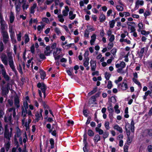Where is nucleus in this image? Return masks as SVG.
<instances>
[{
	"mask_svg": "<svg viewBox=\"0 0 152 152\" xmlns=\"http://www.w3.org/2000/svg\"><path fill=\"white\" fill-rule=\"evenodd\" d=\"M1 26V33L2 35L4 43L6 44L7 43L9 39V36L7 32L5 31V25L4 23L0 24Z\"/></svg>",
	"mask_w": 152,
	"mask_h": 152,
	"instance_id": "nucleus-1",
	"label": "nucleus"
},
{
	"mask_svg": "<svg viewBox=\"0 0 152 152\" xmlns=\"http://www.w3.org/2000/svg\"><path fill=\"white\" fill-rule=\"evenodd\" d=\"M7 55L9 59V65L11 68L12 69L15 68L12 56L11 54L9 53H8Z\"/></svg>",
	"mask_w": 152,
	"mask_h": 152,
	"instance_id": "nucleus-2",
	"label": "nucleus"
},
{
	"mask_svg": "<svg viewBox=\"0 0 152 152\" xmlns=\"http://www.w3.org/2000/svg\"><path fill=\"white\" fill-rule=\"evenodd\" d=\"M1 60L3 63L5 65H7V57L5 53H2L0 56Z\"/></svg>",
	"mask_w": 152,
	"mask_h": 152,
	"instance_id": "nucleus-3",
	"label": "nucleus"
},
{
	"mask_svg": "<svg viewBox=\"0 0 152 152\" xmlns=\"http://www.w3.org/2000/svg\"><path fill=\"white\" fill-rule=\"evenodd\" d=\"M20 4L23 3L22 8L23 10H26L28 8L29 5L28 4H26V0H22L21 1L20 0H18Z\"/></svg>",
	"mask_w": 152,
	"mask_h": 152,
	"instance_id": "nucleus-4",
	"label": "nucleus"
},
{
	"mask_svg": "<svg viewBox=\"0 0 152 152\" xmlns=\"http://www.w3.org/2000/svg\"><path fill=\"white\" fill-rule=\"evenodd\" d=\"M53 51V50H50V47L48 46L45 48V50L44 53L45 55L47 56H49L51 52Z\"/></svg>",
	"mask_w": 152,
	"mask_h": 152,
	"instance_id": "nucleus-5",
	"label": "nucleus"
},
{
	"mask_svg": "<svg viewBox=\"0 0 152 152\" xmlns=\"http://www.w3.org/2000/svg\"><path fill=\"white\" fill-rule=\"evenodd\" d=\"M91 66V70L94 71L96 67V61L91 60L90 62Z\"/></svg>",
	"mask_w": 152,
	"mask_h": 152,
	"instance_id": "nucleus-6",
	"label": "nucleus"
},
{
	"mask_svg": "<svg viewBox=\"0 0 152 152\" xmlns=\"http://www.w3.org/2000/svg\"><path fill=\"white\" fill-rule=\"evenodd\" d=\"M14 104L16 107L18 108L20 107V101L18 96H15L14 99Z\"/></svg>",
	"mask_w": 152,
	"mask_h": 152,
	"instance_id": "nucleus-7",
	"label": "nucleus"
},
{
	"mask_svg": "<svg viewBox=\"0 0 152 152\" xmlns=\"http://www.w3.org/2000/svg\"><path fill=\"white\" fill-rule=\"evenodd\" d=\"M39 73L40 75V77L42 79L44 80L46 76L45 72L42 69H39Z\"/></svg>",
	"mask_w": 152,
	"mask_h": 152,
	"instance_id": "nucleus-8",
	"label": "nucleus"
},
{
	"mask_svg": "<svg viewBox=\"0 0 152 152\" xmlns=\"http://www.w3.org/2000/svg\"><path fill=\"white\" fill-rule=\"evenodd\" d=\"M9 90L8 89H5L4 87H2L1 89V94L2 96L4 97H6L7 96V94L9 92Z\"/></svg>",
	"mask_w": 152,
	"mask_h": 152,
	"instance_id": "nucleus-9",
	"label": "nucleus"
},
{
	"mask_svg": "<svg viewBox=\"0 0 152 152\" xmlns=\"http://www.w3.org/2000/svg\"><path fill=\"white\" fill-rule=\"evenodd\" d=\"M144 4V2L142 0L141 1L137 0L135 2V8L138 9L139 5L142 6Z\"/></svg>",
	"mask_w": 152,
	"mask_h": 152,
	"instance_id": "nucleus-10",
	"label": "nucleus"
},
{
	"mask_svg": "<svg viewBox=\"0 0 152 152\" xmlns=\"http://www.w3.org/2000/svg\"><path fill=\"white\" fill-rule=\"evenodd\" d=\"M65 10L62 11L63 15L64 16H66L68 15V12L69 11V9L67 6L65 7Z\"/></svg>",
	"mask_w": 152,
	"mask_h": 152,
	"instance_id": "nucleus-11",
	"label": "nucleus"
},
{
	"mask_svg": "<svg viewBox=\"0 0 152 152\" xmlns=\"http://www.w3.org/2000/svg\"><path fill=\"white\" fill-rule=\"evenodd\" d=\"M145 132L147 136L152 138V129H148L145 130Z\"/></svg>",
	"mask_w": 152,
	"mask_h": 152,
	"instance_id": "nucleus-12",
	"label": "nucleus"
},
{
	"mask_svg": "<svg viewBox=\"0 0 152 152\" xmlns=\"http://www.w3.org/2000/svg\"><path fill=\"white\" fill-rule=\"evenodd\" d=\"M127 125H128L129 126L128 127V128H130V125L129 123H126V125H125V129L126 132V134L127 137H129V136L130 134V130H128L126 126Z\"/></svg>",
	"mask_w": 152,
	"mask_h": 152,
	"instance_id": "nucleus-13",
	"label": "nucleus"
},
{
	"mask_svg": "<svg viewBox=\"0 0 152 152\" xmlns=\"http://www.w3.org/2000/svg\"><path fill=\"white\" fill-rule=\"evenodd\" d=\"M93 140L95 143L96 144L98 141L101 140L99 134H96L94 137Z\"/></svg>",
	"mask_w": 152,
	"mask_h": 152,
	"instance_id": "nucleus-14",
	"label": "nucleus"
},
{
	"mask_svg": "<svg viewBox=\"0 0 152 152\" xmlns=\"http://www.w3.org/2000/svg\"><path fill=\"white\" fill-rule=\"evenodd\" d=\"M96 98L94 95L92 96L90 99L88 101V104L90 105L94 103L96 101Z\"/></svg>",
	"mask_w": 152,
	"mask_h": 152,
	"instance_id": "nucleus-15",
	"label": "nucleus"
},
{
	"mask_svg": "<svg viewBox=\"0 0 152 152\" xmlns=\"http://www.w3.org/2000/svg\"><path fill=\"white\" fill-rule=\"evenodd\" d=\"M44 86L46 87V88H47V86L43 82H39L37 85V87L40 88L41 90H42V89L43 88Z\"/></svg>",
	"mask_w": 152,
	"mask_h": 152,
	"instance_id": "nucleus-16",
	"label": "nucleus"
},
{
	"mask_svg": "<svg viewBox=\"0 0 152 152\" xmlns=\"http://www.w3.org/2000/svg\"><path fill=\"white\" fill-rule=\"evenodd\" d=\"M121 85V88L123 90H126L128 88V85L127 83L123 82L122 84H120Z\"/></svg>",
	"mask_w": 152,
	"mask_h": 152,
	"instance_id": "nucleus-17",
	"label": "nucleus"
},
{
	"mask_svg": "<svg viewBox=\"0 0 152 152\" xmlns=\"http://www.w3.org/2000/svg\"><path fill=\"white\" fill-rule=\"evenodd\" d=\"M91 39L90 40V42L91 45H94V43L96 39V35L95 34H93L91 37Z\"/></svg>",
	"mask_w": 152,
	"mask_h": 152,
	"instance_id": "nucleus-18",
	"label": "nucleus"
},
{
	"mask_svg": "<svg viewBox=\"0 0 152 152\" xmlns=\"http://www.w3.org/2000/svg\"><path fill=\"white\" fill-rule=\"evenodd\" d=\"M113 128L114 129L116 130L121 133H122L123 132V129L122 128L119 126V125L117 124L115 125L114 126Z\"/></svg>",
	"mask_w": 152,
	"mask_h": 152,
	"instance_id": "nucleus-19",
	"label": "nucleus"
},
{
	"mask_svg": "<svg viewBox=\"0 0 152 152\" xmlns=\"http://www.w3.org/2000/svg\"><path fill=\"white\" fill-rule=\"evenodd\" d=\"M15 18V17L13 13L12 12H11L10 16V23H13Z\"/></svg>",
	"mask_w": 152,
	"mask_h": 152,
	"instance_id": "nucleus-20",
	"label": "nucleus"
},
{
	"mask_svg": "<svg viewBox=\"0 0 152 152\" xmlns=\"http://www.w3.org/2000/svg\"><path fill=\"white\" fill-rule=\"evenodd\" d=\"M12 134L10 133H4V138H6L9 141H10V138L12 137Z\"/></svg>",
	"mask_w": 152,
	"mask_h": 152,
	"instance_id": "nucleus-21",
	"label": "nucleus"
},
{
	"mask_svg": "<svg viewBox=\"0 0 152 152\" xmlns=\"http://www.w3.org/2000/svg\"><path fill=\"white\" fill-rule=\"evenodd\" d=\"M99 21L100 22H103L106 19V17L105 15L103 14H101L99 18Z\"/></svg>",
	"mask_w": 152,
	"mask_h": 152,
	"instance_id": "nucleus-22",
	"label": "nucleus"
},
{
	"mask_svg": "<svg viewBox=\"0 0 152 152\" xmlns=\"http://www.w3.org/2000/svg\"><path fill=\"white\" fill-rule=\"evenodd\" d=\"M37 7L36 4H33V6L31 7L30 9V13L31 14H34L35 12L34 9Z\"/></svg>",
	"mask_w": 152,
	"mask_h": 152,
	"instance_id": "nucleus-23",
	"label": "nucleus"
},
{
	"mask_svg": "<svg viewBox=\"0 0 152 152\" xmlns=\"http://www.w3.org/2000/svg\"><path fill=\"white\" fill-rule=\"evenodd\" d=\"M20 4H20L19 2L18 4H16V3H15V6L16 11L17 13L19 12L20 10Z\"/></svg>",
	"mask_w": 152,
	"mask_h": 152,
	"instance_id": "nucleus-24",
	"label": "nucleus"
},
{
	"mask_svg": "<svg viewBox=\"0 0 152 152\" xmlns=\"http://www.w3.org/2000/svg\"><path fill=\"white\" fill-rule=\"evenodd\" d=\"M104 77L106 80H109L111 74L109 72H106L104 74Z\"/></svg>",
	"mask_w": 152,
	"mask_h": 152,
	"instance_id": "nucleus-25",
	"label": "nucleus"
},
{
	"mask_svg": "<svg viewBox=\"0 0 152 152\" xmlns=\"http://www.w3.org/2000/svg\"><path fill=\"white\" fill-rule=\"evenodd\" d=\"M87 134L88 136L91 137L93 136L94 134V132L90 129L88 130Z\"/></svg>",
	"mask_w": 152,
	"mask_h": 152,
	"instance_id": "nucleus-26",
	"label": "nucleus"
},
{
	"mask_svg": "<svg viewBox=\"0 0 152 152\" xmlns=\"http://www.w3.org/2000/svg\"><path fill=\"white\" fill-rule=\"evenodd\" d=\"M138 26L139 29L137 30L138 32H140L141 30H143L144 29V27H143V25L142 23L141 22L138 24Z\"/></svg>",
	"mask_w": 152,
	"mask_h": 152,
	"instance_id": "nucleus-27",
	"label": "nucleus"
},
{
	"mask_svg": "<svg viewBox=\"0 0 152 152\" xmlns=\"http://www.w3.org/2000/svg\"><path fill=\"white\" fill-rule=\"evenodd\" d=\"M10 146V142L8 141L6 143L4 144V146L7 152L8 151Z\"/></svg>",
	"mask_w": 152,
	"mask_h": 152,
	"instance_id": "nucleus-28",
	"label": "nucleus"
},
{
	"mask_svg": "<svg viewBox=\"0 0 152 152\" xmlns=\"http://www.w3.org/2000/svg\"><path fill=\"white\" fill-rule=\"evenodd\" d=\"M115 22L114 20H112L110 21L109 22V25H110V27L111 28H113L115 26Z\"/></svg>",
	"mask_w": 152,
	"mask_h": 152,
	"instance_id": "nucleus-29",
	"label": "nucleus"
},
{
	"mask_svg": "<svg viewBox=\"0 0 152 152\" xmlns=\"http://www.w3.org/2000/svg\"><path fill=\"white\" fill-rule=\"evenodd\" d=\"M132 80L134 82L138 85L139 87H141V85L139 81H138L137 79L133 78Z\"/></svg>",
	"mask_w": 152,
	"mask_h": 152,
	"instance_id": "nucleus-30",
	"label": "nucleus"
},
{
	"mask_svg": "<svg viewBox=\"0 0 152 152\" xmlns=\"http://www.w3.org/2000/svg\"><path fill=\"white\" fill-rule=\"evenodd\" d=\"M24 37H25L24 42L25 44H26L29 42L30 39L28 35L27 34H25Z\"/></svg>",
	"mask_w": 152,
	"mask_h": 152,
	"instance_id": "nucleus-31",
	"label": "nucleus"
},
{
	"mask_svg": "<svg viewBox=\"0 0 152 152\" xmlns=\"http://www.w3.org/2000/svg\"><path fill=\"white\" fill-rule=\"evenodd\" d=\"M10 36L12 43L14 44L16 43H17V41L14 37V36L12 34H10Z\"/></svg>",
	"mask_w": 152,
	"mask_h": 152,
	"instance_id": "nucleus-32",
	"label": "nucleus"
},
{
	"mask_svg": "<svg viewBox=\"0 0 152 152\" xmlns=\"http://www.w3.org/2000/svg\"><path fill=\"white\" fill-rule=\"evenodd\" d=\"M50 143L51 144L50 148L51 149H53L54 147V141L53 139L51 138L50 140Z\"/></svg>",
	"mask_w": 152,
	"mask_h": 152,
	"instance_id": "nucleus-33",
	"label": "nucleus"
},
{
	"mask_svg": "<svg viewBox=\"0 0 152 152\" xmlns=\"http://www.w3.org/2000/svg\"><path fill=\"white\" fill-rule=\"evenodd\" d=\"M147 64L148 65V68L152 69V60L147 61Z\"/></svg>",
	"mask_w": 152,
	"mask_h": 152,
	"instance_id": "nucleus-34",
	"label": "nucleus"
},
{
	"mask_svg": "<svg viewBox=\"0 0 152 152\" xmlns=\"http://www.w3.org/2000/svg\"><path fill=\"white\" fill-rule=\"evenodd\" d=\"M109 132L107 131L105 132L103 134V137L104 140L106 138L108 137L109 135Z\"/></svg>",
	"mask_w": 152,
	"mask_h": 152,
	"instance_id": "nucleus-35",
	"label": "nucleus"
},
{
	"mask_svg": "<svg viewBox=\"0 0 152 152\" xmlns=\"http://www.w3.org/2000/svg\"><path fill=\"white\" fill-rule=\"evenodd\" d=\"M21 132L20 131V129L18 128V129L17 130L16 132V135L17 137H21L20 136L21 135Z\"/></svg>",
	"mask_w": 152,
	"mask_h": 152,
	"instance_id": "nucleus-36",
	"label": "nucleus"
},
{
	"mask_svg": "<svg viewBox=\"0 0 152 152\" xmlns=\"http://www.w3.org/2000/svg\"><path fill=\"white\" fill-rule=\"evenodd\" d=\"M83 142L84 144V145L86 146H88V143L87 142V136H83Z\"/></svg>",
	"mask_w": 152,
	"mask_h": 152,
	"instance_id": "nucleus-37",
	"label": "nucleus"
},
{
	"mask_svg": "<svg viewBox=\"0 0 152 152\" xmlns=\"http://www.w3.org/2000/svg\"><path fill=\"white\" fill-rule=\"evenodd\" d=\"M113 46V44L112 42H110L108 45L107 46V48L108 49V50H110Z\"/></svg>",
	"mask_w": 152,
	"mask_h": 152,
	"instance_id": "nucleus-38",
	"label": "nucleus"
},
{
	"mask_svg": "<svg viewBox=\"0 0 152 152\" xmlns=\"http://www.w3.org/2000/svg\"><path fill=\"white\" fill-rule=\"evenodd\" d=\"M17 39L18 41L20 42L21 40V34L20 31L18 34H16Z\"/></svg>",
	"mask_w": 152,
	"mask_h": 152,
	"instance_id": "nucleus-39",
	"label": "nucleus"
},
{
	"mask_svg": "<svg viewBox=\"0 0 152 152\" xmlns=\"http://www.w3.org/2000/svg\"><path fill=\"white\" fill-rule=\"evenodd\" d=\"M113 86L112 81L110 80H109L107 85V87L108 89H110Z\"/></svg>",
	"mask_w": 152,
	"mask_h": 152,
	"instance_id": "nucleus-40",
	"label": "nucleus"
},
{
	"mask_svg": "<svg viewBox=\"0 0 152 152\" xmlns=\"http://www.w3.org/2000/svg\"><path fill=\"white\" fill-rule=\"evenodd\" d=\"M17 69L18 70V72L20 73L21 75H22L23 73V71L22 70V68L20 64H19V67H17Z\"/></svg>",
	"mask_w": 152,
	"mask_h": 152,
	"instance_id": "nucleus-41",
	"label": "nucleus"
},
{
	"mask_svg": "<svg viewBox=\"0 0 152 152\" xmlns=\"http://www.w3.org/2000/svg\"><path fill=\"white\" fill-rule=\"evenodd\" d=\"M110 123L108 121H106L105 122L104 126L107 130H109L110 129Z\"/></svg>",
	"mask_w": 152,
	"mask_h": 152,
	"instance_id": "nucleus-42",
	"label": "nucleus"
},
{
	"mask_svg": "<svg viewBox=\"0 0 152 152\" xmlns=\"http://www.w3.org/2000/svg\"><path fill=\"white\" fill-rule=\"evenodd\" d=\"M30 50L33 54L35 53V47L34 44H33L30 48Z\"/></svg>",
	"mask_w": 152,
	"mask_h": 152,
	"instance_id": "nucleus-43",
	"label": "nucleus"
},
{
	"mask_svg": "<svg viewBox=\"0 0 152 152\" xmlns=\"http://www.w3.org/2000/svg\"><path fill=\"white\" fill-rule=\"evenodd\" d=\"M116 8L118 11H122L124 10V8L121 6L117 5L116 6Z\"/></svg>",
	"mask_w": 152,
	"mask_h": 152,
	"instance_id": "nucleus-44",
	"label": "nucleus"
},
{
	"mask_svg": "<svg viewBox=\"0 0 152 152\" xmlns=\"http://www.w3.org/2000/svg\"><path fill=\"white\" fill-rule=\"evenodd\" d=\"M88 110L86 109H83V115L86 117H88V113L87 112Z\"/></svg>",
	"mask_w": 152,
	"mask_h": 152,
	"instance_id": "nucleus-45",
	"label": "nucleus"
},
{
	"mask_svg": "<svg viewBox=\"0 0 152 152\" xmlns=\"http://www.w3.org/2000/svg\"><path fill=\"white\" fill-rule=\"evenodd\" d=\"M117 49L115 48H113L110 51L111 53L113 54V55L115 56L116 53Z\"/></svg>",
	"mask_w": 152,
	"mask_h": 152,
	"instance_id": "nucleus-46",
	"label": "nucleus"
},
{
	"mask_svg": "<svg viewBox=\"0 0 152 152\" xmlns=\"http://www.w3.org/2000/svg\"><path fill=\"white\" fill-rule=\"evenodd\" d=\"M14 143L15 145H17V148H18L19 147V145L18 142V141L17 138L15 137V135Z\"/></svg>",
	"mask_w": 152,
	"mask_h": 152,
	"instance_id": "nucleus-47",
	"label": "nucleus"
},
{
	"mask_svg": "<svg viewBox=\"0 0 152 152\" xmlns=\"http://www.w3.org/2000/svg\"><path fill=\"white\" fill-rule=\"evenodd\" d=\"M2 77L4 78L5 80L7 81H9L10 80V77L7 74L3 76Z\"/></svg>",
	"mask_w": 152,
	"mask_h": 152,
	"instance_id": "nucleus-48",
	"label": "nucleus"
},
{
	"mask_svg": "<svg viewBox=\"0 0 152 152\" xmlns=\"http://www.w3.org/2000/svg\"><path fill=\"white\" fill-rule=\"evenodd\" d=\"M42 21L43 22H45L47 23H50V21L49 19L46 17L43 18H42Z\"/></svg>",
	"mask_w": 152,
	"mask_h": 152,
	"instance_id": "nucleus-49",
	"label": "nucleus"
},
{
	"mask_svg": "<svg viewBox=\"0 0 152 152\" xmlns=\"http://www.w3.org/2000/svg\"><path fill=\"white\" fill-rule=\"evenodd\" d=\"M108 110L110 113H113L114 111V110L113 107H112L111 104L108 107Z\"/></svg>",
	"mask_w": 152,
	"mask_h": 152,
	"instance_id": "nucleus-50",
	"label": "nucleus"
},
{
	"mask_svg": "<svg viewBox=\"0 0 152 152\" xmlns=\"http://www.w3.org/2000/svg\"><path fill=\"white\" fill-rule=\"evenodd\" d=\"M36 116V119L35 120L37 122H38L39 120H40V116L39 115V113H37V114L35 115Z\"/></svg>",
	"mask_w": 152,
	"mask_h": 152,
	"instance_id": "nucleus-51",
	"label": "nucleus"
},
{
	"mask_svg": "<svg viewBox=\"0 0 152 152\" xmlns=\"http://www.w3.org/2000/svg\"><path fill=\"white\" fill-rule=\"evenodd\" d=\"M23 106L25 108V109H28V104L27 101H26L23 102Z\"/></svg>",
	"mask_w": 152,
	"mask_h": 152,
	"instance_id": "nucleus-52",
	"label": "nucleus"
},
{
	"mask_svg": "<svg viewBox=\"0 0 152 152\" xmlns=\"http://www.w3.org/2000/svg\"><path fill=\"white\" fill-rule=\"evenodd\" d=\"M89 32L87 29H86L85 31L84 36V37H89Z\"/></svg>",
	"mask_w": 152,
	"mask_h": 152,
	"instance_id": "nucleus-53",
	"label": "nucleus"
},
{
	"mask_svg": "<svg viewBox=\"0 0 152 152\" xmlns=\"http://www.w3.org/2000/svg\"><path fill=\"white\" fill-rule=\"evenodd\" d=\"M27 109H25V110L24 109V108L23 107H22L21 108V114L23 115V113H25L26 114H27L28 111L27 110Z\"/></svg>",
	"mask_w": 152,
	"mask_h": 152,
	"instance_id": "nucleus-54",
	"label": "nucleus"
},
{
	"mask_svg": "<svg viewBox=\"0 0 152 152\" xmlns=\"http://www.w3.org/2000/svg\"><path fill=\"white\" fill-rule=\"evenodd\" d=\"M110 36V38L109 39V40L110 42H112L115 39V36L113 34H112Z\"/></svg>",
	"mask_w": 152,
	"mask_h": 152,
	"instance_id": "nucleus-55",
	"label": "nucleus"
},
{
	"mask_svg": "<svg viewBox=\"0 0 152 152\" xmlns=\"http://www.w3.org/2000/svg\"><path fill=\"white\" fill-rule=\"evenodd\" d=\"M151 13L149 11L146 10V12L144 13V15L145 17H146L150 15Z\"/></svg>",
	"mask_w": 152,
	"mask_h": 152,
	"instance_id": "nucleus-56",
	"label": "nucleus"
},
{
	"mask_svg": "<svg viewBox=\"0 0 152 152\" xmlns=\"http://www.w3.org/2000/svg\"><path fill=\"white\" fill-rule=\"evenodd\" d=\"M135 26H134V25H133L130 28V30L131 31L130 32V33H133V32H134L135 31L136 29L135 28Z\"/></svg>",
	"mask_w": 152,
	"mask_h": 152,
	"instance_id": "nucleus-57",
	"label": "nucleus"
},
{
	"mask_svg": "<svg viewBox=\"0 0 152 152\" xmlns=\"http://www.w3.org/2000/svg\"><path fill=\"white\" fill-rule=\"evenodd\" d=\"M147 150L148 152H152V145H148L147 147Z\"/></svg>",
	"mask_w": 152,
	"mask_h": 152,
	"instance_id": "nucleus-58",
	"label": "nucleus"
},
{
	"mask_svg": "<svg viewBox=\"0 0 152 152\" xmlns=\"http://www.w3.org/2000/svg\"><path fill=\"white\" fill-rule=\"evenodd\" d=\"M51 134L52 135L55 137H57L58 135L57 134V133H56V130H54L51 133Z\"/></svg>",
	"mask_w": 152,
	"mask_h": 152,
	"instance_id": "nucleus-59",
	"label": "nucleus"
},
{
	"mask_svg": "<svg viewBox=\"0 0 152 152\" xmlns=\"http://www.w3.org/2000/svg\"><path fill=\"white\" fill-rule=\"evenodd\" d=\"M129 146L127 145H124V152H128V150Z\"/></svg>",
	"mask_w": 152,
	"mask_h": 152,
	"instance_id": "nucleus-60",
	"label": "nucleus"
},
{
	"mask_svg": "<svg viewBox=\"0 0 152 152\" xmlns=\"http://www.w3.org/2000/svg\"><path fill=\"white\" fill-rule=\"evenodd\" d=\"M55 31L56 32V33L58 35H59L61 33V31H60L59 29L57 27H56L55 28Z\"/></svg>",
	"mask_w": 152,
	"mask_h": 152,
	"instance_id": "nucleus-61",
	"label": "nucleus"
},
{
	"mask_svg": "<svg viewBox=\"0 0 152 152\" xmlns=\"http://www.w3.org/2000/svg\"><path fill=\"white\" fill-rule=\"evenodd\" d=\"M39 56L40 58L43 60H44L46 58V57L43 53H40Z\"/></svg>",
	"mask_w": 152,
	"mask_h": 152,
	"instance_id": "nucleus-62",
	"label": "nucleus"
},
{
	"mask_svg": "<svg viewBox=\"0 0 152 152\" xmlns=\"http://www.w3.org/2000/svg\"><path fill=\"white\" fill-rule=\"evenodd\" d=\"M105 33L104 30L103 29L100 30V35L102 37H103L104 36Z\"/></svg>",
	"mask_w": 152,
	"mask_h": 152,
	"instance_id": "nucleus-63",
	"label": "nucleus"
},
{
	"mask_svg": "<svg viewBox=\"0 0 152 152\" xmlns=\"http://www.w3.org/2000/svg\"><path fill=\"white\" fill-rule=\"evenodd\" d=\"M1 73L2 76L7 74L5 69H2V70H1Z\"/></svg>",
	"mask_w": 152,
	"mask_h": 152,
	"instance_id": "nucleus-64",
	"label": "nucleus"
}]
</instances>
